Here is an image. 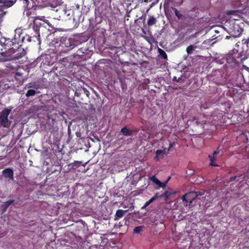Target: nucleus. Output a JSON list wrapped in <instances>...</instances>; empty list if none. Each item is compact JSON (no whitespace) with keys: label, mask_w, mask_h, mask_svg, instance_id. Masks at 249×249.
I'll use <instances>...</instances> for the list:
<instances>
[{"label":"nucleus","mask_w":249,"mask_h":249,"mask_svg":"<svg viewBox=\"0 0 249 249\" xmlns=\"http://www.w3.org/2000/svg\"><path fill=\"white\" fill-rule=\"evenodd\" d=\"M45 17L36 16L34 18L33 22L31 23L28 28L27 33L26 36H23L22 40L23 42L25 40L28 42L33 41L34 42H38V44H40V28H46V24L49 27L51 24L48 20H44Z\"/></svg>","instance_id":"f257e3e1"},{"label":"nucleus","mask_w":249,"mask_h":249,"mask_svg":"<svg viewBox=\"0 0 249 249\" xmlns=\"http://www.w3.org/2000/svg\"><path fill=\"white\" fill-rule=\"evenodd\" d=\"M0 44L5 49L15 55L16 59H19L24 56L26 52L21 45L15 37L12 39L7 38L3 36L0 37Z\"/></svg>","instance_id":"f03ea898"},{"label":"nucleus","mask_w":249,"mask_h":249,"mask_svg":"<svg viewBox=\"0 0 249 249\" xmlns=\"http://www.w3.org/2000/svg\"><path fill=\"white\" fill-rule=\"evenodd\" d=\"M176 16L177 17L178 26L176 30V33L178 37L176 41L177 43L181 44L184 42L187 39V17L185 12L179 11L176 8H172Z\"/></svg>","instance_id":"7ed1b4c3"},{"label":"nucleus","mask_w":249,"mask_h":249,"mask_svg":"<svg viewBox=\"0 0 249 249\" xmlns=\"http://www.w3.org/2000/svg\"><path fill=\"white\" fill-rule=\"evenodd\" d=\"M109 49L111 51L110 52V56L112 58L121 63L125 62L124 56L128 54L127 52L124 51L123 49L121 47H117L113 46L109 47Z\"/></svg>","instance_id":"20e7f679"},{"label":"nucleus","mask_w":249,"mask_h":249,"mask_svg":"<svg viewBox=\"0 0 249 249\" xmlns=\"http://www.w3.org/2000/svg\"><path fill=\"white\" fill-rule=\"evenodd\" d=\"M13 107H9L2 110L0 115V125L3 127H9L11 124L8 117L12 111Z\"/></svg>","instance_id":"39448f33"},{"label":"nucleus","mask_w":249,"mask_h":249,"mask_svg":"<svg viewBox=\"0 0 249 249\" xmlns=\"http://www.w3.org/2000/svg\"><path fill=\"white\" fill-rule=\"evenodd\" d=\"M239 55L236 50H232L227 54L226 59L230 67L234 68L238 65L239 61L237 58H240Z\"/></svg>","instance_id":"423d86ee"},{"label":"nucleus","mask_w":249,"mask_h":249,"mask_svg":"<svg viewBox=\"0 0 249 249\" xmlns=\"http://www.w3.org/2000/svg\"><path fill=\"white\" fill-rule=\"evenodd\" d=\"M17 0H0V11L3 12L8 8L12 6Z\"/></svg>","instance_id":"0eeeda50"},{"label":"nucleus","mask_w":249,"mask_h":249,"mask_svg":"<svg viewBox=\"0 0 249 249\" xmlns=\"http://www.w3.org/2000/svg\"><path fill=\"white\" fill-rule=\"evenodd\" d=\"M23 4L27 7L41 6L42 5V0H22Z\"/></svg>","instance_id":"6e6552de"},{"label":"nucleus","mask_w":249,"mask_h":249,"mask_svg":"<svg viewBox=\"0 0 249 249\" xmlns=\"http://www.w3.org/2000/svg\"><path fill=\"white\" fill-rule=\"evenodd\" d=\"M2 174L5 178H9L12 180H14V171L12 168H7L4 169L2 171Z\"/></svg>","instance_id":"1a4fd4ad"},{"label":"nucleus","mask_w":249,"mask_h":249,"mask_svg":"<svg viewBox=\"0 0 249 249\" xmlns=\"http://www.w3.org/2000/svg\"><path fill=\"white\" fill-rule=\"evenodd\" d=\"M61 42L66 47L70 48V49H72L75 47L74 40L72 38H64L62 39Z\"/></svg>","instance_id":"9d476101"},{"label":"nucleus","mask_w":249,"mask_h":249,"mask_svg":"<svg viewBox=\"0 0 249 249\" xmlns=\"http://www.w3.org/2000/svg\"><path fill=\"white\" fill-rule=\"evenodd\" d=\"M198 195L196 192H188V203L191 206L194 201H196L197 199H199L198 197Z\"/></svg>","instance_id":"9b49d317"},{"label":"nucleus","mask_w":249,"mask_h":249,"mask_svg":"<svg viewBox=\"0 0 249 249\" xmlns=\"http://www.w3.org/2000/svg\"><path fill=\"white\" fill-rule=\"evenodd\" d=\"M10 53H12L11 52L8 51L7 53H3V54H2L1 57L0 58L1 61L6 62L16 59L15 55L13 53L9 54Z\"/></svg>","instance_id":"f8f14e48"},{"label":"nucleus","mask_w":249,"mask_h":249,"mask_svg":"<svg viewBox=\"0 0 249 249\" xmlns=\"http://www.w3.org/2000/svg\"><path fill=\"white\" fill-rule=\"evenodd\" d=\"M220 150L217 149L214 151L213 153V155H209V158L210 159V165L212 166H218L219 165L217 164L215 162V159L217 155L220 153Z\"/></svg>","instance_id":"ddd939ff"},{"label":"nucleus","mask_w":249,"mask_h":249,"mask_svg":"<svg viewBox=\"0 0 249 249\" xmlns=\"http://www.w3.org/2000/svg\"><path fill=\"white\" fill-rule=\"evenodd\" d=\"M149 219L150 221L153 223V225L154 226H157L159 224H163L162 220L160 219L159 215H156L154 216L151 215L149 217Z\"/></svg>","instance_id":"4468645a"},{"label":"nucleus","mask_w":249,"mask_h":249,"mask_svg":"<svg viewBox=\"0 0 249 249\" xmlns=\"http://www.w3.org/2000/svg\"><path fill=\"white\" fill-rule=\"evenodd\" d=\"M134 132L133 130L129 129L126 126H124L121 129L120 134V135L129 137L132 136Z\"/></svg>","instance_id":"2eb2a0df"},{"label":"nucleus","mask_w":249,"mask_h":249,"mask_svg":"<svg viewBox=\"0 0 249 249\" xmlns=\"http://www.w3.org/2000/svg\"><path fill=\"white\" fill-rule=\"evenodd\" d=\"M127 211V210H123L121 209L117 210L114 216V221H118L120 218H122Z\"/></svg>","instance_id":"dca6fc26"},{"label":"nucleus","mask_w":249,"mask_h":249,"mask_svg":"<svg viewBox=\"0 0 249 249\" xmlns=\"http://www.w3.org/2000/svg\"><path fill=\"white\" fill-rule=\"evenodd\" d=\"M62 115L60 112L55 110L48 115V117L49 119H52L53 121H56Z\"/></svg>","instance_id":"f3484780"},{"label":"nucleus","mask_w":249,"mask_h":249,"mask_svg":"<svg viewBox=\"0 0 249 249\" xmlns=\"http://www.w3.org/2000/svg\"><path fill=\"white\" fill-rule=\"evenodd\" d=\"M14 202V200H9L5 202H4L1 205V211L2 213L5 212L8 209V208L10 206V205L13 204Z\"/></svg>","instance_id":"a211bd4d"},{"label":"nucleus","mask_w":249,"mask_h":249,"mask_svg":"<svg viewBox=\"0 0 249 249\" xmlns=\"http://www.w3.org/2000/svg\"><path fill=\"white\" fill-rule=\"evenodd\" d=\"M159 198V194L158 193H156L154 196L148 201H146L144 205L142 207V209H145L149 205H150L151 203L155 201Z\"/></svg>","instance_id":"6ab92c4d"},{"label":"nucleus","mask_w":249,"mask_h":249,"mask_svg":"<svg viewBox=\"0 0 249 249\" xmlns=\"http://www.w3.org/2000/svg\"><path fill=\"white\" fill-rule=\"evenodd\" d=\"M196 49H200V48L198 47L197 46L194 45H191L188 46V55L192 53L193 51H196V52H197L198 50H196Z\"/></svg>","instance_id":"aec40b11"},{"label":"nucleus","mask_w":249,"mask_h":249,"mask_svg":"<svg viewBox=\"0 0 249 249\" xmlns=\"http://www.w3.org/2000/svg\"><path fill=\"white\" fill-rule=\"evenodd\" d=\"M158 52L159 53V56L162 59L164 60L167 59V55L165 52L162 49L159 48L158 49Z\"/></svg>","instance_id":"412c9836"},{"label":"nucleus","mask_w":249,"mask_h":249,"mask_svg":"<svg viewBox=\"0 0 249 249\" xmlns=\"http://www.w3.org/2000/svg\"><path fill=\"white\" fill-rule=\"evenodd\" d=\"M157 22V19L153 16H150L147 20V25L149 26H152Z\"/></svg>","instance_id":"4be33fe9"},{"label":"nucleus","mask_w":249,"mask_h":249,"mask_svg":"<svg viewBox=\"0 0 249 249\" xmlns=\"http://www.w3.org/2000/svg\"><path fill=\"white\" fill-rule=\"evenodd\" d=\"M160 0H139V2H144L148 3V2H151L150 8H151L154 5H156L158 3Z\"/></svg>","instance_id":"5701e85b"},{"label":"nucleus","mask_w":249,"mask_h":249,"mask_svg":"<svg viewBox=\"0 0 249 249\" xmlns=\"http://www.w3.org/2000/svg\"><path fill=\"white\" fill-rule=\"evenodd\" d=\"M171 195V193L166 191L164 193L161 194V195H159V198L163 197L164 198L165 200H167L169 198Z\"/></svg>","instance_id":"b1692460"},{"label":"nucleus","mask_w":249,"mask_h":249,"mask_svg":"<svg viewBox=\"0 0 249 249\" xmlns=\"http://www.w3.org/2000/svg\"><path fill=\"white\" fill-rule=\"evenodd\" d=\"M167 153H168V152L167 151L166 152L165 149L164 150H157L156 152V157H155V158H157V159H158V156L161 155L166 154Z\"/></svg>","instance_id":"393cba45"},{"label":"nucleus","mask_w":249,"mask_h":249,"mask_svg":"<svg viewBox=\"0 0 249 249\" xmlns=\"http://www.w3.org/2000/svg\"><path fill=\"white\" fill-rule=\"evenodd\" d=\"M150 180L153 181L154 183L158 185L159 186L161 184V182L155 176H153L150 178Z\"/></svg>","instance_id":"a878e982"},{"label":"nucleus","mask_w":249,"mask_h":249,"mask_svg":"<svg viewBox=\"0 0 249 249\" xmlns=\"http://www.w3.org/2000/svg\"><path fill=\"white\" fill-rule=\"evenodd\" d=\"M144 226L136 227L134 229L133 231L134 233H139L143 231V229H144Z\"/></svg>","instance_id":"bb28decb"},{"label":"nucleus","mask_w":249,"mask_h":249,"mask_svg":"<svg viewBox=\"0 0 249 249\" xmlns=\"http://www.w3.org/2000/svg\"><path fill=\"white\" fill-rule=\"evenodd\" d=\"M36 91L35 89H29L26 93V96L29 97L30 96H34L36 94Z\"/></svg>","instance_id":"cd10ccee"},{"label":"nucleus","mask_w":249,"mask_h":249,"mask_svg":"<svg viewBox=\"0 0 249 249\" xmlns=\"http://www.w3.org/2000/svg\"><path fill=\"white\" fill-rule=\"evenodd\" d=\"M83 96L85 95L87 97H89L90 95L89 92L87 89L86 88H81Z\"/></svg>","instance_id":"c85d7f7f"},{"label":"nucleus","mask_w":249,"mask_h":249,"mask_svg":"<svg viewBox=\"0 0 249 249\" xmlns=\"http://www.w3.org/2000/svg\"><path fill=\"white\" fill-rule=\"evenodd\" d=\"M212 75H217L218 76L220 75L221 77H222V71H221L220 70H216L214 71H213Z\"/></svg>","instance_id":"c756f323"},{"label":"nucleus","mask_w":249,"mask_h":249,"mask_svg":"<svg viewBox=\"0 0 249 249\" xmlns=\"http://www.w3.org/2000/svg\"><path fill=\"white\" fill-rule=\"evenodd\" d=\"M83 96L81 88L80 89H77L75 92V96L77 97L80 98L81 96Z\"/></svg>","instance_id":"7c9ffc66"},{"label":"nucleus","mask_w":249,"mask_h":249,"mask_svg":"<svg viewBox=\"0 0 249 249\" xmlns=\"http://www.w3.org/2000/svg\"><path fill=\"white\" fill-rule=\"evenodd\" d=\"M86 49L80 48L78 49L77 53L79 55H82L84 53H86Z\"/></svg>","instance_id":"2f4dec72"},{"label":"nucleus","mask_w":249,"mask_h":249,"mask_svg":"<svg viewBox=\"0 0 249 249\" xmlns=\"http://www.w3.org/2000/svg\"><path fill=\"white\" fill-rule=\"evenodd\" d=\"M172 80L174 81H176L177 82H182L183 81L182 80V77L181 76L180 77H178V78H177V77L176 76H174L173 78H172Z\"/></svg>","instance_id":"473e14b6"},{"label":"nucleus","mask_w":249,"mask_h":249,"mask_svg":"<svg viewBox=\"0 0 249 249\" xmlns=\"http://www.w3.org/2000/svg\"><path fill=\"white\" fill-rule=\"evenodd\" d=\"M82 163V162L81 161H74L73 163H71V164L73 165V166H75L77 167H79L81 164Z\"/></svg>","instance_id":"72a5a7b5"},{"label":"nucleus","mask_w":249,"mask_h":249,"mask_svg":"<svg viewBox=\"0 0 249 249\" xmlns=\"http://www.w3.org/2000/svg\"><path fill=\"white\" fill-rule=\"evenodd\" d=\"M167 182H168V180H166L164 182H161V184L160 185L159 187H158V188H156L157 189H159L160 187H161L164 189L165 188Z\"/></svg>","instance_id":"f704fd0d"},{"label":"nucleus","mask_w":249,"mask_h":249,"mask_svg":"<svg viewBox=\"0 0 249 249\" xmlns=\"http://www.w3.org/2000/svg\"><path fill=\"white\" fill-rule=\"evenodd\" d=\"M175 142H171L169 144V148L167 149V151L168 152L170 151V150L171 149V148H172L174 146H175Z\"/></svg>","instance_id":"c9c22d12"},{"label":"nucleus","mask_w":249,"mask_h":249,"mask_svg":"<svg viewBox=\"0 0 249 249\" xmlns=\"http://www.w3.org/2000/svg\"><path fill=\"white\" fill-rule=\"evenodd\" d=\"M236 178V176H232L230 178V179H229V182H232L233 181H234L235 179Z\"/></svg>","instance_id":"e433bc0d"},{"label":"nucleus","mask_w":249,"mask_h":249,"mask_svg":"<svg viewBox=\"0 0 249 249\" xmlns=\"http://www.w3.org/2000/svg\"><path fill=\"white\" fill-rule=\"evenodd\" d=\"M183 201L187 202V193H185L182 196Z\"/></svg>","instance_id":"4c0bfd02"},{"label":"nucleus","mask_w":249,"mask_h":249,"mask_svg":"<svg viewBox=\"0 0 249 249\" xmlns=\"http://www.w3.org/2000/svg\"><path fill=\"white\" fill-rule=\"evenodd\" d=\"M145 17H146V15L142 16V17H141L140 18L141 19H143V21H145Z\"/></svg>","instance_id":"58836bf2"},{"label":"nucleus","mask_w":249,"mask_h":249,"mask_svg":"<svg viewBox=\"0 0 249 249\" xmlns=\"http://www.w3.org/2000/svg\"><path fill=\"white\" fill-rule=\"evenodd\" d=\"M124 224L125 225L127 224V222H129L128 219H126L125 218L124 219Z\"/></svg>","instance_id":"ea45409f"},{"label":"nucleus","mask_w":249,"mask_h":249,"mask_svg":"<svg viewBox=\"0 0 249 249\" xmlns=\"http://www.w3.org/2000/svg\"><path fill=\"white\" fill-rule=\"evenodd\" d=\"M173 89H178V87H175V86L174 87H173Z\"/></svg>","instance_id":"a19ab883"},{"label":"nucleus","mask_w":249,"mask_h":249,"mask_svg":"<svg viewBox=\"0 0 249 249\" xmlns=\"http://www.w3.org/2000/svg\"><path fill=\"white\" fill-rule=\"evenodd\" d=\"M219 114L220 115V117L223 116V113L222 112L220 113Z\"/></svg>","instance_id":"79ce46f5"},{"label":"nucleus","mask_w":249,"mask_h":249,"mask_svg":"<svg viewBox=\"0 0 249 249\" xmlns=\"http://www.w3.org/2000/svg\"><path fill=\"white\" fill-rule=\"evenodd\" d=\"M63 12H64V14H65L66 13V10L65 9H63Z\"/></svg>","instance_id":"37998d69"},{"label":"nucleus","mask_w":249,"mask_h":249,"mask_svg":"<svg viewBox=\"0 0 249 249\" xmlns=\"http://www.w3.org/2000/svg\"><path fill=\"white\" fill-rule=\"evenodd\" d=\"M170 178H171L170 177H169L167 180H168V181L169 180V179H170Z\"/></svg>","instance_id":"c03bdc74"}]
</instances>
